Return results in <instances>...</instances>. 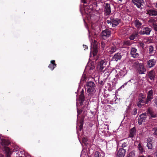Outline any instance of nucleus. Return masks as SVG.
Listing matches in <instances>:
<instances>
[{"label": "nucleus", "instance_id": "nucleus-1", "mask_svg": "<svg viewBox=\"0 0 157 157\" xmlns=\"http://www.w3.org/2000/svg\"><path fill=\"white\" fill-rule=\"evenodd\" d=\"M147 101L146 95L142 93H140L138 95L137 105L139 107L141 108L145 105L148 104L150 103Z\"/></svg>", "mask_w": 157, "mask_h": 157}, {"label": "nucleus", "instance_id": "nucleus-2", "mask_svg": "<svg viewBox=\"0 0 157 157\" xmlns=\"http://www.w3.org/2000/svg\"><path fill=\"white\" fill-rule=\"evenodd\" d=\"M86 89L87 92L89 93L88 95H91L94 91L95 85L92 82H89L86 83Z\"/></svg>", "mask_w": 157, "mask_h": 157}, {"label": "nucleus", "instance_id": "nucleus-3", "mask_svg": "<svg viewBox=\"0 0 157 157\" xmlns=\"http://www.w3.org/2000/svg\"><path fill=\"white\" fill-rule=\"evenodd\" d=\"M110 20H107L106 21V23L112 25V27H114L117 26L120 22V20L118 18H114L113 17H111L110 18Z\"/></svg>", "mask_w": 157, "mask_h": 157}, {"label": "nucleus", "instance_id": "nucleus-4", "mask_svg": "<svg viewBox=\"0 0 157 157\" xmlns=\"http://www.w3.org/2000/svg\"><path fill=\"white\" fill-rule=\"evenodd\" d=\"M132 3L138 8L142 9V6L144 5V0H131Z\"/></svg>", "mask_w": 157, "mask_h": 157}, {"label": "nucleus", "instance_id": "nucleus-5", "mask_svg": "<svg viewBox=\"0 0 157 157\" xmlns=\"http://www.w3.org/2000/svg\"><path fill=\"white\" fill-rule=\"evenodd\" d=\"M97 68L100 71H102L106 65V62L105 59H99L98 61Z\"/></svg>", "mask_w": 157, "mask_h": 157}, {"label": "nucleus", "instance_id": "nucleus-6", "mask_svg": "<svg viewBox=\"0 0 157 157\" xmlns=\"http://www.w3.org/2000/svg\"><path fill=\"white\" fill-rule=\"evenodd\" d=\"M101 35L104 39H105L110 36L111 35V31L107 29L102 30L101 33Z\"/></svg>", "mask_w": 157, "mask_h": 157}, {"label": "nucleus", "instance_id": "nucleus-7", "mask_svg": "<svg viewBox=\"0 0 157 157\" xmlns=\"http://www.w3.org/2000/svg\"><path fill=\"white\" fill-rule=\"evenodd\" d=\"M147 147L149 149H154L155 147V141L152 137L148 138L147 140Z\"/></svg>", "mask_w": 157, "mask_h": 157}, {"label": "nucleus", "instance_id": "nucleus-8", "mask_svg": "<svg viewBox=\"0 0 157 157\" xmlns=\"http://www.w3.org/2000/svg\"><path fill=\"white\" fill-rule=\"evenodd\" d=\"M151 30V28L148 27H143L142 30L140 31L139 33L141 35L145 34L148 35L150 34Z\"/></svg>", "mask_w": 157, "mask_h": 157}, {"label": "nucleus", "instance_id": "nucleus-9", "mask_svg": "<svg viewBox=\"0 0 157 157\" xmlns=\"http://www.w3.org/2000/svg\"><path fill=\"white\" fill-rule=\"evenodd\" d=\"M92 48L91 49L90 53H92L93 56H96L98 51V48L97 42L96 41L94 40V43Z\"/></svg>", "mask_w": 157, "mask_h": 157}, {"label": "nucleus", "instance_id": "nucleus-10", "mask_svg": "<svg viewBox=\"0 0 157 157\" xmlns=\"http://www.w3.org/2000/svg\"><path fill=\"white\" fill-rule=\"evenodd\" d=\"M147 117V114L144 113L140 115L138 119V123L139 124H141L142 122H145L146 118Z\"/></svg>", "mask_w": 157, "mask_h": 157}, {"label": "nucleus", "instance_id": "nucleus-11", "mask_svg": "<svg viewBox=\"0 0 157 157\" xmlns=\"http://www.w3.org/2000/svg\"><path fill=\"white\" fill-rule=\"evenodd\" d=\"M85 97L84 94V90H82L80 92V94L79 96L78 101L80 105H83V102L85 101Z\"/></svg>", "mask_w": 157, "mask_h": 157}, {"label": "nucleus", "instance_id": "nucleus-12", "mask_svg": "<svg viewBox=\"0 0 157 157\" xmlns=\"http://www.w3.org/2000/svg\"><path fill=\"white\" fill-rule=\"evenodd\" d=\"M156 60L154 59H151L147 61L146 67L148 68H151L154 67L156 64Z\"/></svg>", "mask_w": 157, "mask_h": 157}, {"label": "nucleus", "instance_id": "nucleus-13", "mask_svg": "<svg viewBox=\"0 0 157 157\" xmlns=\"http://www.w3.org/2000/svg\"><path fill=\"white\" fill-rule=\"evenodd\" d=\"M137 71L140 74H144L146 71V69L143 63H141L140 65L137 69Z\"/></svg>", "mask_w": 157, "mask_h": 157}, {"label": "nucleus", "instance_id": "nucleus-14", "mask_svg": "<svg viewBox=\"0 0 157 157\" xmlns=\"http://www.w3.org/2000/svg\"><path fill=\"white\" fill-rule=\"evenodd\" d=\"M147 101H149V103L151 101L152 99L153 98V92L152 90H151L148 91L147 93Z\"/></svg>", "mask_w": 157, "mask_h": 157}, {"label": "nucleus", "instance_id": "nucleus-15", "mask_svg": "<svg viewBox=\"0 0 157 157\" xmlns=\"http://www.w3.org/2000/svg\"><path fill=\"white\" fill-rule=\"evenodd\" d=\"M139 33L138 31H135L134 32H133L132 34L129 36V39L132 40H136V39H137L139 36Z\"/></svg>", "mask_w": 157, "mask_h": 157}, {"label": "nucleus", "instance_id": "nucleus-16", "mask_svg": "<svg viewBox=\"0 0 157 157\" xmlns=\"http://www.w3.org/2000/svg\"><path fill=\"white\" fill-rule=\"evenodd\" d=\"M130 54L134 58L138 57L139 55L138 53L137 52V49L134 48H132Z\"/></svg>", "mask_w": 157, "mask_h": 157}, {"label": "nucleus", "instance_id": "nucleus-17", "mask_svg": "<svg viewBox=\"0 0 157 157\" xmlns=\"http://www.w3.org/2000/svg\"><path fill=\"white\" fill-rule=\"evenodd\" d=\"M126 151L123 148H120L119 149L117 153V156L118 157H124Z\"/></svg>", "mask_w": 157, "mask_h": 157}, {"label": "nucleus", "instance_id": "nucleus-18", "mask_svg": "<svg viewBox=\"0 0 157 157\" xmlns=\"http://www.w3.org/2000/svg\"><path fill=\"white\" fill-rule=\"evenodd\" d=\"M147 112V115L148 114L149 116L153 118H155L156 117V113L154 112L150 108H148Z\"/></svg>", "mask_w": 157, "mask_h": 157}, {"label": "nucleus", "instance_id": "nucleus-19", "mask_svg": "<svg viewBox=\"0 0 157 157\" xmlns=\"http://www.w3.org/2000/svg\"><path fill=\"white\" fill-rule=\"evenodd\" d=\"M105 12L106 15H109L111 13L110 5L108 3L105 4Z\"/></svg>", "mask_w": 157, "mask_h": 157}, {"label": "nucleus", "instance_id": "nucleus-20", "mask_svg": "<svg viewBox=\"0 0 157 157\" xmlns=\"http://www.w3.org/2000/svg\"><path fill=\"white\" fill-rule=\"evenodd\" d=\"M147 14L150 16H155L157 15V11L152 9L148 10L147 11Z\"/></svg>", "mask_w": 157, "mask_h": 157}, {"label": "nucleus", "instance_id": "nucleus-21", "mask_svg": "<svg viewBox=\"0 0 157 157\" xmlns=\"http://www.w3.org/2000/svg\"><path fill=\"white\" fill-rule=\"evenodd\" d=\"M122 56L121 53H117L115 54L113 57L112 59L113 60H115L116 61L119 60H120Z\"/></svg>", "mask_w": 157, "mask_h": 157}, {"label": "nucleus", "instance_id": "nucleus-22", "mask_svg": "<svg viewBox=\"0 0 157 157\" xmlns=\"http://www.w3.org/2000/svg\"><path fill=\"white\" fill-rule=\"evenodd\" d=\"M148 76L150 79L152 81H154L155 78V73L154 71H151L148 73Z\"/></svg>", "mask_w": 157, "mask_h": 157}, {"label": "nucleus", "instance_id": "nucleus-23", "mask_svg": "<svg viewBox=\"0 0 157 157\" xmlns=\"http://www.w3.org/2000/svg\"><path fill=\"white\" fill-rule=\"evenodd\" d=\"M136 129L135 127L133 128L130 130L129 137L133 138L136 135Z\"/></svg>", "mask_w": 157, "mask_h": 157}, {"label": "nucleus", "instance_id": "nucleus-24", "mask_svg": "<svg viewBox=\"0 0 157 157\" xmlns=\"http://www.w3.org/2000/svg\"><path fill=\"white\" fill-rule=\"evenodd\" d=\"M50 62L51 63L49 64L48 67L52 71L56 66V64L55 63V60H52Z\"/></svg>", "mask_w": 157, "mask_h": 157}, {"label": "nucleus", "instance_id": "nucleus-25", "mask_svg": "<svg viewBox=\"0 0 157 157\" xmlns=\"http://www.w3.org/2000/svg\"><path fill=\"white\" fill-rule=\"evenodd\" d=\"M134 24L135 27L138 29L141 28L142 24L138 20L136 19L134 21Z\"/></svg>", "mask_w": 157, "mask_h": 157}, {"label": "nucleus", "instance_id": "nucleus-26", "mask_svg": "<svg viewBox=\"0 0 157 157\" xmlns=\"http://www.w3.org/2000/svg\"><path fill=\"white\" fill-rule=\"evenodd\" d=\"M136 143H138V148L140 152H142L144 151V149L143 147V145L139 141H137L134 143V144H136Z\"/></svg>", "mask_w": 157, "mask_h": 157}, {"label": "nucleus", "instance_id": "nucleus-27", "mask_svg": "<svg viewBox=\"0 0 157 157\" xmlns=\"http://www.w3.org/2000/svg\"><path fill=\"white\" fill-rule=\"evenodd\" d=\"M1 143L2 145L3 146H8L10 144V142L8 140L4 139L2 140Z\"/></svg>", "mask_w": 157, "mask_h": 157}, {"label": "nucleus", "instance_id": "nucleus-28", "mask_svg": "<svg viewBox=\"0 0 157 157\" xmlns=\"http://www.w3.org/2000/svg\"><path fill=\"white\" fill-rule=\"evenodd\" d=\"M6 152V157H10V151L8 147H6L5 148Z\"/></svg>", "mask_w": 157, "mask_h": 157}, {"label": "nucleus", "instance_id": "nucleus-29", "mask_svg": "<svg viewBox=\"0 0 157 157\" xmlns=\"http://www.w3.org/2000/svg\"><path fill=\"white\" fill-rule=\"evenodd\" d=\"M141 63H139L138 61H136L133 64V67L136 69H137L140 65Z\"/></svg>", "mask_w": 157, "mask_h": 157}, {"label": "nucleus", "instance_id": "nucleus-30", "mask_svg": "<svg viewBox=\"0 0 157 157\" xmlns=\"http://www.w3.org/2000/svg\"><path fill=\"white\" fill-rule=\"evenodd\" d=\"M131 44V43L129 40L124 41L123 42V46L124 47H126L128 46H129Z\"/></svg>", "mask_w": 157, "mask_h": 157}, {"label": "nucleus", "instance_id": "nucleus-31", "mask_svg": "<svg viewBox=\"0 0 157 157\" xmlns=\"http://www.w3.org/2000/svg\"><path fill=\"white\" fill-rule=\"evenodd\" d=\"M117 50L115 46L111 47L109 49V52L110 54H112Z\"/></svg>", "mask_w": 157, "mask_h": 157}, {"label": "nucleus", "instance_id": "nucleus-32", "mask_svg": "<svg viewBox=\"0 0 157 157\" xmlns=\"http://www.w3.org/2000/svg\"><path fill=\"white\" fill-rule=\"evenodd\" d=\"M149 53L151 55H152L154 51V47L152 45H150L149 47Z\"/></svg>", "mask_w": 157, "mask_h": 157}, {"label": "nucleus", "instance_id": "nucleus-33", "mask_svg": "<svg viewBox=\"0 0 157 157\" xmlns=\"http://www.w3.org/2000/svg\"><path fill=\"white\" fill-rule=\"evenodd\" d=\"M80 125L79 126V130L80 131H81L82 129L83 128V119H81L80 122Z\"/></svg>", "mask_w": 157, "mask_h": 157}, {"label": "nucleus", "instance_id": "nucleus-34", "mask_svg": "<svg viewBox=\"0 0 157 157\" xmlns=\"http://www.w3.org/2000/svg\"><path fill=\"white\" fill-rule=\"evenodd\" d=\"M135 152L134 151H132L129 154L128 157H135Z\"/></svg>", "mask_w": 157, "mask_h": 157}, {"label": "nucleus", "instance_id": "nucleus-35", "mask_svg": "<svg viewBox=\"0 0 157 157\" xmlns=\"http://www.w3.org/2000/svg\"><path fill=\"white\" fill-rule=\"evenodd\" d=\"M152 132L153 134L155 135H157V128L155 127L152 129Z\"/></svg>", "mask_w": 157, "mask_h": 157}, {"label": "nucleus", "instance_id": "nucleus-36", "mask_svg": "<svg viewBox=\"0 0 157 157\" xmlns=\"http://www.w3.org/2000/svg\"><path fill=\"white\" fill-rule=\"evenodd\" d=\"M152 26L154 28V30L157 32V24L154 22L152 24Z\"/></svg>", "mask_w": 157, "mask_h": 157}, {"label": "nucleus", "instance_id": "nucleus-37", "mask_svg": "<svg viewBox=\"0 0 157 157\" xmlns=\"http://www.w3.org/2000/svg\"><path fill=\"white\" fill-rule=\"evenodd\" d=\"M101 46L103 48H104L105 47V43L103 41H101Z\"/></svg>", "mask_w": 157, "mask_h": 157}, {"label": "nucleus", "instance_id": "nucleus-38", "mask_svg": "<svg viewBox=\"0 0 157 157\" xmlns=\"http://www.w3.org/2000/svg\"><path fill=\"white\" fill-rule=\"evenodd\" d=\"M137 113V109L136 108L133 109V111L132 113V114L133 115H135Z\"/></svg>", "mask_w": 157, "mask_h": 157}, {"label": "nucleus", "instance_id": "nucleus-39", "mask_svg": "<svg viewBox=\"0 0 157 157\" xmlns=\"http://www.w3.org/2000/svg\"><path fill=\"white\" fill-rule=\"evenodd\" d=\"M97 154H95V157H103V156H101L100 152H97Z\"/></svg>", "mask_w": 157, "mask_h": 157}, {"label": "nucleus", "instance_id": "nucleus-40", "mask_svg": "<svg viewBox=\"0 0 157 157\" xmlns=\"http://www.w3.org/2000/svg\"><path fill=\"white\" fill-rule=\"evenodd\" d=\"M128 145V144L127 143H124L122 145V147L123 148L125 147H127Z\"/></svg>", "mask_w": 157, "mask_h": 157}, {"label": "nucleus", "instance_id": "nucleus-41", "mask_svg": "<svg viewBox=\"0 0 157 157\" xmlns=\"http://www.w3.org/2000/svg\"><path fill=\"white\" fill-rule=\"evenodd\" d=\"M153 101L157 106V96L155 97V98L153 100Z\"/></svg>", "mask_w": 157, "mask_h": 157}, {"label": "nucleus", "instance_id": "nucleus-42", "mask_svg": "<svg viewBox=\"0 0 157 157\" xmlns=\"http://www.w3.org/2000/svg\"><path fill=\"white\" fill-rule=\"evenodd\" d=\"M86 77L85 75H83L82 76V78L81 79V80L82 81H84L86 79Z\"/></svg>", "mask_w": 157, "mask_h": 157}, {"label": "nucleus", "instance_id": "nucleus-43", "mask_svg": "<svg viewBox=\"0 0 157 157\" xmlns=\"http://www.w3.org/2000/svg\"><path fill=\"white\" fill-rule=\"evenodd\" d=\"M140 47H141L142 48H144V43L142 42H141L140 43Z\"/></svg>", "mask_w": 157, "mask_h": 157}, {"label": "nucleus", "instance_id": "nucleus-44", "mask_svg": "<svg viewBox=\"0 0 157 157\" xmlns=\"http://www.w3.org/2000/svg\"><path fill=\"white\" fill-rule=\"evenodd\" d=\"M81 2H82L84 4L87 3L86 1V0H81Z\"/></svg>", "mask_w": 157, "mask_h": 157}, {"label": "nucleus", "instance_id": "nucleus-45", "mask_svg": "<svg viewBox=\"0 0 157 157\" xmlns=\"http://www.w3.org/2000/svg\"><path fill=\"white\" fill-rule=\"evenodd\" d=\"M83 47L84 48V50L88 48V47L86 45H85L84 44L83 45Z\"/></svg>", "mask_w": 157, "mask_h": 157}, {"label": "nucleus", "instance_id": "nucleus-46", "mask_svg": "<svg viewBox=\"0 0 157 157\" xmlns=\"http://www.w3.org/2000/svg\"><path fill=\"white\" fill-rule=\"evenodd\" d=\"M99 83L100 85H102L103 84V81L102 80L99 81Z\"/></svg>", "mask_w": 157, "mask_h": 157}, {"label": "nucleus", "instance_id": "nucleus-47", "mask_svg": "<svg viewBox=\"0 0 157 157\" xmlns=\"http://www.w3.org/2000/svg\"><path fill=\"white\" fill-rule=\"evenodd\" d=\"M94 67H90V70H93V69H94Z\"/></svg>", "mask_w": 157, "mask_h": 157}, {"label": "nucleus", "instance_id": "nucleus-48", "mask_svg": "<svg viewBox=\"0 0 157 157\" xmlns=\"http://www.w3.org/2000/svg\"><path fill=\"white\" fill-rule=\"evenodd\" d=\"M155 155L156 157H157V150H156V151L155 152Z\"/></svg>", "mask_w": 157, "mask_h": 157}, {"label": "nucleus", "instance_id": "nucleus-49", "mask_svg": "<svg viewBox=\"0 0 157 157\" xmlns=\"http://www.w3.org/2000/svg\"><path fill=\"white\" fill-rule=\"evenodd\" d=\"M147 157H153L151 155H148L147 156Z\"/></svg>", "mask_w": 157, "mask_h": 157}, {"label": "nucleus", "instance_id": "nucleus-50", "mask_svg": "<svg viewBox=\"0 0 157 157\" xmlns=\"http://www.w3.org/2000/svg\"><path fill=\"white\" fill-rule=\"evenodd\" d=\"M139 157H145V156H144V155H141V156H139Z\"/></svg>", "mask_w": 157, "mask_h": 157}, {"label": "nucleus", "instance_id": "nucleus-51", "mask_svg": "<svg viewBox=\"0 0 157 157\" xmlns=\"http://www.w3.org/2000/svg\"><path fill=\"white\" fill-rule=\"evenodd\" d=\"M155 39L157 40V35L155 36Z\"/></svg>", "mask_w": 157, "mask_h": 157}, {"label": "nucleus", "instance_id": "nucleus-52", "mask_svg": "<svg viewBox=\"0 0 157 157\" xmlns=\"http://www.w3.org/2000/svg\"><path fill=\"white\" fill-rule=\"evenodd\" d=\"M126 84H127V83H125L124 84L125 85H126Z\"/></svg>", "mask_w": 157, "mask_h": 157}, {"label": "nucleus", "instance_id": "nucleus-53", "mask_svg": "<svg viewBox=\"0 0 157 157\" xmlns=\"http://www.w3.org/2000/svg\"><path fill=\"white\" fill-rule=\"evenodd\" d=\"M153 20H151V19H150V21H152Z\"/></svg>", "mask_w": 157, "mask_h": 157}]
</instances>
